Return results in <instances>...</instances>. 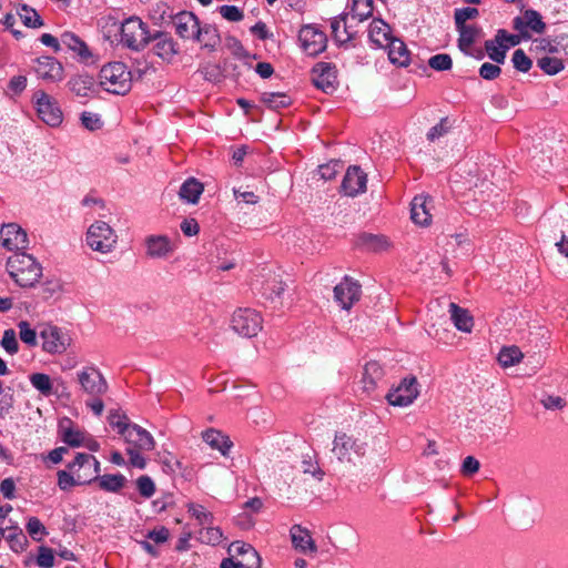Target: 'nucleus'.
<instances>
[{"label":"nucleus","instance_id":"f257e3e1","mask_svg":"<svg viewBox=\"0 0 568 568\" xmlns=\"http://www.w3.org/2000/svg\"><path fill=\"white\" fill-rule=\"evenodd\" d=\"M10 277L20 287H33L42 276L41 264L24 252L12 254L6 264Z\"/></svg>","mask_w":568,"mask_h":568},{"label":"nucleus","instance_id":"f03ea898","mask_svg":"<svg viewBox=\"0 0 568 568\" xmlns=\"http://www.w3.org/2000/svg\"><path fill=\"white\" fill-rule=\"evenodd\" d=\"M99 83L109 93L124 95L131 90L132 74L123 62H110L101 68Z\"/></svg>","mask_w":568,"mask_h":568},{"label":"nucleus","instance_id":"7ed1b4c3","mask_svg":"<svg viewBox=\"0 0 568 568\" xmlns=\"http://www.w3.org/2000/svg\"><path fill=\"white\" fill-rule=\"evenodd\" d=\"M367 452V443L346 433L335 434L332 454L339 463L355 464V459L363 458Z\"/></svg>","mask_w":568,"mask_h":568},{"label":"nucleus","instance_id":"20e7f679","mask_svg":"<svg viewBox=\"0 0 568 568\" xmlns=\"http://www.w3.org/2000/svg\"><path fill=\"white\" fill-rule=\"evenodd\" d=\"M85 243L94 252L109 254L116 247L118 234L106 222L95 221L88 227Z\"/></svg>","mask_w":568,"mask_h":568},{"label":"nucleus","instance_id":"39448f33","mask_svg":"<svg viewBox=\"0 0 568 568\" xmlns=\"http://www.w3.org/2000/svg\"><path fill=\"white\" fill-rule=\"evenodd\" d=\"M32 102L34 104L39 119L51 128H58L63 122V112L55 98L43 90L33 93Z\"/></svg>","mask_w":568,"mask_h":568},{"label":"nucleus","instance_id":"423d86ee","mask_svg":"<svg viewBox=\"0 0 568 568\" xmlns=\"http://www.w3.org/2000/svg\"><path fill=\"white\" fill-rule=\"evenodd\" d=\"M232 329L243 337H254L263 327L261 314L250 307H240L234 311L231 318Z\"/></svg>","mask_w":568,"mask_h":568},{"label":"nucleus","instance_id":"0eeeda50","mask_svg":"<svg viewBox=\"0 0 568 568\" xmlns=\"http://www.w3.org/2000/svg\"><path fill=\"white\" fill-rule=\"evenodd\" d=\"M150 41L146 24L138 17L124 20L121 26V43L131 50H142Z\"/></svg>","mask_w":568,"mask_h":568},{"label":"nucleus","instance_id":"6e6552de","mask_svg":"<svg viewBox=\"0 0 568 568\" xmlns=\"http://www.w3.org/2000/svg\"><path fill=\"white\" fill-rule=\"evenodd\" d=\"M80 390L88 396H103L109 389L102 372L93 364L83 366L77 372Z\"/></svg>","mask_w":568,"mask_h":568},{"label":"nucleus","instance_id":"1a4fd4ad","mask_svg":"<svg viewBox=\"0 0 568 568\" xmlns=\"http://www.w3.org/2000/svg\"><path fill=\"white\" fill-rule=\"evenodd\" d=\"M39 335L42 339V351L50 355L63 354L72 342L67 332L51 324L41 326Z\"/></svg>","mask_w":568,"mask_h":568},{"label":"nucleus","instance_id":"9d476101","mask_svg":"<svg viewBox=\"0 0 568 568\" xmlns=\"http://www.w3.org/2000/svg\"><path fill=\"white\" fill-rule=\"evenodd\" d=\"M67 468L77 475L80 485H87L99 478L100 462L93 455L78 453Z\"/></svg>","mask_w":568,"mask_h":568},{"label":"nucleus","instance_id":"9b49d317","mask_svg":"<svg viewBox=\"0 0 568 568\" xmlns=\"http://www.w3.org/2000/svg\"><path fill=\"white\" fill-rule=\"evenodd\" d=\"M301 47L308 55L315 57L326 49L327 37L315 26H304L298 32Z\"/></svg>","mask_w":568,"mask_h":568},{"label":"nucleus","instance_id":"f8f14e48","mask_svg":"<svg viewBox=\"0 0 568 568\" xmlns=\"http://www.w3.org/2000/svg\"><path fill=\"white\" fill-rule=\"evenodd\" d=\"M513 28L520 33L523 39H530V31L538 34L544 33L546 23L542 21V17L538 11L527 9L524 11L523 16L514 18Z\"/></svg>","mask_w":568,"mask_h":568},{"label":"nucleus","instance_id":"ddd939ff","mask_svg":"<svg viewBox=\"0 0 568 568\" xmlns=\"http://www.w3.org/2000/svg\"><path fill=\"white\" fill-rule=\"evenodd\" d=\"M361 284L349 276H345L334 287V300L343 310L349 311L361 297Z\"/></svg>","mask_w":568,"mask_h":568},{"label":"nucleus","instance_id":"4468645a","mask_svg":"<svg viewBox=\"0 0 568 568\" xmlns=\"http://www.w3.org/2000/svg\"><path fill=\"white\" fill-rule=\"evenodd\" d=\"M418 396L417 379L415 377L404 378L400 384L388 392L387 402L393 406H408Z\"/></svg>","mask_w":568,"mask_h":568},{"label":"nucleus","instance_id":"2eb2a0df","mask_svg":"<svg viewBox=\"0 0 568 568\" xmlns=\"http://www.w3.org/2000/svg\"><path fill=\"white\" fill-rule=\"evenodd\" d=\"M1 245L8 251H20L28 247L27 232L17 223L3 224L0 229Z\"/></svg>","mask_w":568,"mask_h":568},{"label":"nucleus","instance_id":"dca6fc26","mask_svg":"<svg viewBox=\"0 0 568 568\" xmlns=\"http://www.w3.org/2000/svg\"><path fill=\"white\" fill-rule=\"evenodd\" d=\"M313 83L325 93L337 88L336 67L329 62H318L312 69Z\"/></svg>","mask_w":568,"mask_h":568},{"label":"nucleus","instance_id":"f3484780","mask_svg":"<svg viewBox=\"0 0 568 568\" xmlns=\"http://www.w3.org/2000/svg\"><path fill=\"white\" fill-rule=\"evenodd\" d=\"M34 72L45 82H60L64 78L63 65L52 57H40L36 60Z\"/></svg>","mask_w":568,"mask_h":568},{"label":"nucleus","instance_id":"a211bd4d","mask_svg":"<svg viewBox=\"0 0 568 568\" xmlns=\"http://www.w3.org/2000/svg\"><path fill=\"white\" fill-rule=\"evenodd\" d=\"M367 175L357 165H352L347 169L343 182L342 192L347 196H356L366 191Z\"/></svg>","mask_w":568,"mask_h":568},{"label":"nucleus","instance_id":"6ab92c4d","mask_svg":"<svg viewBox=\"0 0 568 568\" xmlns=\"http://www.w3.org/2000/svg\"><path fill=\"white\" fill-rule=\"evenodd\" d=\"M433 199L428 195H417L412 201L410 217L415 224L427 226L432 222Z\"/></svg>","mask_w":568,"mask_h":568},{"label":"nucleus","instance_id":"aec40b11","mask_svg":"<svg viewBox=\"0 0 568 568\" xmlns=\"http://www.w3.org/2000/svg\"><path fill=\"white\" fill-rule=\"evenodd\" d=\"M290 535L295 550L304 555H316L317 546L311 532L306 528H303L300 525H294L290 529Z\"/></svg>","mask_w":568,"mask_h":568},{"label":"nucleus","instance_id":"412c9836","mask_svg":"<svg viewBox=\"0 0 568 568\" xmlns=\"http://www.w3.org/2000/svg\"><path fill=\"white\" fill-rule=\"evenodd\" d=\"M58 433L61 440L73 448L81 447L88 434L85 430L75 426L69 418H64L60 422Z\"/></svg>","mask_w":568,"mask_h":568},{"label":"nucleus","instance_id":"4be33fe9","mask_svg":"<svg viewBox=\"0 0 568 568\" xmlns=\"http://www.w3.org/2000/svg\"><path fill=\"white\" fill-rule=\"evenodd\" d=\"M123 437L131 448L151 450L154 447L151 434L136 424H131Z\"/></svg>","mask_w":568,"mask_h":568},{"label":"nucleus","instance_id":"5701e85b","mask_svg":"<svg viewBox=\"0 0 568 568\" xmlns=\"http://www.w3.org/2000/svg\"><path fill=\"white\" fill-rule=\"evenodd\" d=\"M349 13H343L335 17L331 22L332 34L335 42L339 45H344L352 41L356 34V31L351 24L347 23Z\"/></svg>","mask_w":568,"mask_h":568},{"label":"nucleus","instance_id":"b1692460","mask_svg":"<svg viewBox=\"0 0 568 568\" xmlns=\"http://www.w3.org/2000/svg\"><path fill=\"white\" fill-rule=\"evenodd\" d=\"M146 254L152 258L166 257L169 253L173 252L174 246L166 236L151 235L145 240Z\"/></svg>","mask_w":568,"mask_h":568},{"label":"nucleus","instance_id":"393cba45","mask_svg":"<svg viewBox=\"0 0 568 568\" xmlns=\"http://www.w3.org/2000/svg\"><path fill=\"white\" fill-rule=\"evenodd\" d=\"M456 29L459 33V50L465 54H469L471 45L481 34V29L475 24H456Z\"/></svg>","mask_w":568,"mask_h":568},{"label":"nucleus","instance_id":"a878e982","mask_svg":"<svg viewBox=\"0 0 568 568\" xmlns=\"http://www.w3.org/2000/svg\"><path fill=\"white\" fill-rule=\"evenodd\" d=\"M369 40L377 47H387L394 39L390 36V28L381 19H374L369 24L368 30Z\"/></svg>","mask_w":568,"mask_h":568},{"label":"nucleus","instance_id":"bb28decb","mask_svg":"<svg viewBox=\"0 0 568 568\" xmlns=\"http://www.w3.org/2000/svg\"><path fill=\"white\" fill-rule=\"evenodd\" d=\"M60 42L61 49L65 48L74 52L82 61H87L92 55L85 42L72 32H63Z\"/></svg>","mask_w":568,"mask_h":568},{"label":"nucleus","instance_id":"cd10ccee","mask_svg":"<svg viewBox=\"0 0 568 568\" xmlns=\"http://www.w3.org/2000/svg\"><path fill=\"white\" fill-rule=\"evenodd\" d=\"M386 48L388 50V59L393 64L398 67H407L409 64L410 53L400 39L394 38Z\"/></svg>","mask_w":568,"mask_h":568},{"label":"nucleus","instance_id":"c85d7f7f","mask_svg":"<svg viewBox=\"0 0 568 568\" xmlns=\"http://www.w3.org/2000/svg\"><path fill=\"white\" fill-rule=\"evenodd\" d=\"M200 22L197 18L189 11H180V38L195 41L199 36Z\"/></svg>","mask_w":568,"mask_h":568},{"label":"nucleus","instance_id":"c756f323","mask_svg":"<svg viewBox=\"0 0 568 568\" xmlns=\"http://www.w3.org/2000/svg\"><path fill=\"white\" fill-rule=\"evenodd\" d=\"M203 440L213 449L219 450L223 456L229 454V450L232 447V442L230 438L224 435L222 432L216 429H207L202 435Z\"/></svg>","mask_w":568,"mask_h":568},{"label":"nucleus","instance_id":"7c9ffc66","mask_svg":"<svg viewBox=\"0 0 568 568\" xmlns=\"http://www.w3.org/2000/svg\"><path fill=\"white\" fill-rule=\"evenodd\" d=\"M68 87L77 97L89 98L94 89V79L88 74H77L69 80Z\"/></svg>","mask_w":568,"mask_h":568},{"label":"nucleus","instance_id":"2f4dec72","mask_svg":"<svg viewBox=\"0 0 568 568\" xmlns=\"http://www.w3.org/2000/svg\"><path fill=\"white\" fill-rule=\"evenodd\" d=\"M203 191L204 185L199 180L190 178L180 186V199L190 204H196Z\"/></svg>","mask_w":568,"mask_h":568},{"label":"nucleus","instance_id":"473e14b6","mask_svg":"<svg viewBox=\"0 0 568 568\" xmlns=\"http://www.w3.org/2000/svg\"><path fill=\"white\" fill-rule=\"evenodd\" d=\"M383 375L384 372L379 363L375 361L366 363L363 372L364 389L367 392L373 390L377 383L382 379Z\"/></svg>","mask_w":568,"mask_h":568},{"label":"nucleus","instance_id":"72a5a7b5","mask_svg":"<svg viewBox=\"0 0 568 568\" xmlns=\"http://www.w3.org/2000/svg\"><path fill=\"white\" fill-rule=\"evenodd\" d=\"M358 245L366 251L384 252L388 250L389 242L384 235L364 233L358 237Z\"/></svg>","mask_w":568,"mask_h":568},{"label":"nucleus","instance_id":"f704fd0d","mask_svg":"<svg viewBox=\"0 0 568 568\" xmlns=\"http://www.w3.org/2000/svg\"><path fill=\"white\" fill-rule=\"evenodd\" d=\"M449 312L454 325L457 327V329L466 333L471 331L474 325L473 317L467 310L459 307L455 303H450Z\"/></svg>","mask_w":568,"mask_h":568},{"label":"nucleus","instance_id":"c9c22d12","mask_svg":"<svg viewBox=\"0 0 568 568\" xmlns=\"http://www.w3.org/2000/svg\"><path fill=\"white\" fill-rule=\"evenodd\" d=\"M186 513L191 519H194L197 525L205 526L211 525L214 520V516L203 505L190 501L185 504Z\"/></svg>","mask_w":568,"mask_h":568},{"label":"nucleus","instance_id":"e433bc0d","mask_svg":"<svg viewBox=\"0 0 568 568\" xmlns=\"http://www.w3.org/2000/svg\"><path fill=\"white\" fill-rule=\"evenodd\" d=\"M154 53L164 61L171 62L176 53L174 42L171 38L160 34L155 38Z\"/></svg>","mask_w":568,"mask_h":568},{"label":"nucleus","instance_id":"4c0bfd02","mask_svg":"<svg viewBox=\"0 0 568 568\" xmlns=\"http://www.w3.org/2000/svg\"><path fill=\"white\" fill-rule=\"evenodd\" d=\"M194 42L200 43L202 48L213 50L220 43L217 29L210 24L200 26L199 36Z\"/></svg>","mask_w":568,"mask_h":568},{"label":"nucleus","instance_id":"58836bf2","mask_svg":"<svg viewBox=\"0 0 568 568\" xmlns=\"http://www.w3.org/2000/svg\"><path fill=\"white\" fill-rule=\"evenodd\" d=\"M99 483V487L109 493H118L121 490L126 481L125 477L122 474H108L103 476H99L97 479Z\"/></svg>","mask_w":568,"mask_h":568},{"label":"nucleus","instance_id":"ea45409f","mask_svg":"<svg viewBox=\"0 0 568 568\" xmlns=\"http://www.w3.org/2000/svg\"><path fill=\"white\" fill-rule=\"evenodd\" d=\"M261 101L270 109L280 110L291 104V98L282 92H264Z\"/></svg>","mask_w":568,"mask_h":568},{"label":"nucleus","instance_id":"a19ab883","mask_svg":"<svg viewBox=\"0 0 568 568\" xmlns=\"http://www.w3.org/2000/svg\"><path fill=\"white\" fill-rule=\"evenodd\" d=\"M485 51L488 58L497 64H503L506 60L507 50L496 37L485 41Z\"/></svg>","mask_w":568,"mask_h":568},{"label":"nucleus","instance_id":"79ce46f5","mask_svg":"<svg viewBox=\"0 0 568 568\" xmlns=\"http://www.w3.org/2000/svg\"><path fill=\"white\" fill-rule=\"evenodd\" d=\"M373 0H353L349 14L359 22L373 14Z\"/></svg>","mask_w":568,"mask_h":568},{"label":"nucleus","instance_id":"37998d69","mask_svg":"<svg viewBox=\"0 0 568 568\" xmlns=\"http://www.w3.org/2000/svg\"><path fill=\"white\" fill-rule=\"evenodd\" d=\"M523 353L517 346L504 347L498 354V362L503 367H510L519 363Z\"/></svg>","mask_w":568,"mask_h":568},{"label":"nucleus","instance_id":"c03bdc74","mask_svg":"<svg viewBox=\"0 0 568 568\" xmlns=\"http://www.w3.org/2000/svg\"><path fill=\"white\" fill-rule=\"evenodd\" d=\"M538 67L548 75H555L564 70V61L556 57H541L537 60Z\"/></svg>","mask_w":568,"mask_h":568},{"label":"nucleus","instance_id":"a18cd8bd","mask_svg":"<svg viewBox=\"0 0 568 568\" xmlns=\"http://www.w3.org/2000/svg\"><path fill=\"white\" fill-rule=\"evenodd\" d=\"M18 14L23 24L29 28H40L43 24L39 13L27 4L21 6L18 10Z\"/></svg>","mask_w":568,"mask_h":568},{"label":"nucleus","instance_id":"49530a36","mask_svg":"<svg viewBox=\"0 0 568 568\" xmlns=\"http://www.w3.org/2000/svg\"><path fill=\"white\" fill-rule=\"evenodd\" d=\"M19 337L29 347H36L38 345V333L31 327L28 321H20L18 323Z\"/></svg>","mask_w":568,"mask_h":568},{"label":"nucleus","instance_id":"de8ad7c7","mask_svg":"<svg viewBox=\"0 0 568 568\" xmlns=\"http://www.w3.org/2000/svg\"><path fill=\"white\" fill-rule=\"evenodd\" d=\"M31 385L41 394L48 396L52 393V382L44 373H34L29 377Z\"/></svg>","mask_w":568,"mask_h":568},{"label":"nucleus","instance_id":"09e8293b","mask_svg":"<svg viewBox=\"0 0 568 568\" xmlns=\"http://www.w3.org/2000/svg\"><path fill=\"white\" fill-rule=\"evenodd\" d=\"M57 485L63 491L70 490L74 486H80V483L77 480V475L70 471L68 468L59 470L57 473Z\"/></svg>","mask_w":568,"mask_h":568},{"label":"nucleus","instance_id":"8fccbe9b","mask_svg":"<svg viewBox=\"0 0 568 568\" xmlns=\"http://www.w3.org/2000/svg\"><path fill=\"white\" fill-rule=\"evenodd\" d=\"M26 529L29 536L37 541H40L48 534L47 528L37 517L29 518Z\"/></svg>","mask_w":568,"mask_h":568},{"label":"nucleus","instance_id":"3c124183","mask_svg":"<svg viewBox=\"0 0 568 568\" xmlns=\"http://www.w3.org/2000/svg\"><path fill=\"white\" fill-rule=\"evenodd\" d=\"M109 424L118 429V433L122 436L125 434L128 428L131 426V423H129V418L126 415L121 414L118 410L110 412L108 416Z\"/></svg>","mask_w":568,"mask_h":568},{"label":"nucleus","instance_id":"603ef678","mask_svg":"<svg viewBox=\"0 0 568 568\" xmlns=\"http://www.w3.org/2000/svg\"><path fill=\"white\" fill-rule=\"evenodd\" d=\"M511 61L514 68L524 73L528 72L532 67L531 59L525 53L523 49H517L513 53Z\"/></svg>","mask_w":568,"mask_h":568},{"label":"nucleus","instance_id":"864d4df0","mask_svg":"<svg viewBox=\"0 0 568 568\" xmlns=\"http://www.w3.org/2000/svg\"><path fill=\"white\" fill-rule=\"evenodd\" d=\"M428 65L436 71H447L453 67V60L447 53H438L429 58Z\"/></svg>","mask_w":568,"mask_h":568},{"label":"nucleus","instance_id":"5fc2aeb1","mask_svg":"<svg viewBox=\"0 0 568 568\" xmlns=\"http://www.w3.org/2000/svg\"><path fill=\"white\" fill-rule=\"evenodd\" d=\"M200 539L210 545H220L223 540V532L219 527H207L200 531Z\"/></svg>","mask_w":568,"mask_h":568},{"label":"nucleus","instance_id":"6e6d98bb","mask_svg":"<svg viewBox=\"0 0 568 568\" xmlns=\"http://www.w3.org/2000/svg\"><path fill=\"white\" fill-rule=\"evenodd\" d=\"M1 346L10 355L17 354L19 351V344L17 341L16 332L12 328L6 329L1 339Z\"/></svg>","mask_w":568,"mask_h":568},{"label":"nucleus","instance_id":"4d7b16f0","mask_svg":"<svg viewBox=\"0 0 568 568\" xmlns=\"http://www.w3.org/2000/svg\"><path fill=\"white\" fill-rule=\"evenodd\" d=\"M478 16L479 11L474 7L456 9L454 13L455 24H467L468 20L475 19Z\"/></svg>","mask_w":568,"mask_h":568},{"label":"nucleus","instance_id":"13d9d810","mask_svg":"<svg viewBox=\"0 0 568 568\" xmlns=\"http://www.w3.org/2000/svg\"><path fill=\"white\" fill-rule=\"evenodd\" d=\"M36 562L40 568H52L54 565V555L52 549L44 546L40 547Z\"/></svg>","mask_w":568,"mask_h":568},{"label":"nucleus","instance_id":"bf43d9fd","mask_svg":"<svg viewBox=\"0 0 568 568\" xmlns=\"http://www.w3.org/2000/svg\"><path fill=\"white\" fill-rule=\"evenodd\" d=\"M80 119L82 125L90 131L99 130L102 128L103 124L99 114L88 111L82 112Z\"/></svg>","mask_w":568,"mask_h":568},{"label":"nucleus","instance_id":"052dcab7","mask_svg":"<svg viewBox=\"0 0 568 568\" xmlns=\"http://www.w3.org/2000/svg\"><path fill=\"white\" fill-rule=\"evenodd\" d=\"M341 168L342 165L339 161H331L329 163L320 165L317 173L321 176V179L329 181L336 176Z\"/></svg>","mask_w":568,"mask_h":568},{"label":"nucleus","instance_id":"680f3d73","mask_svg":"<svg viewBox=\"0 0 568 568\" xmlns=\"http://www.w3.org/2000/svg\"><path fill=\"white\" fill-rule=\"evenodd\" d=\"M496 38L503 43L504 48L508 51L511 47L520 43L523 37L519 34H510L504 29L497 30Z\"/></svg>","mask_w":568,"mask_h":568},{"label":"nucleus","instance_id":"e2e57ef3","mask_svg":"<svg viewBox=\"0 0 568 568\" xmlns=\"http://www.w3.org/2000/svg\"><path fill=\"white\" fill-rule=\"evenodd\" d=\"M242 568H260L261 559L253 547H246V554L240 560Z\"/></svg>","mask_w":568,"mask_h":568},{"label":"nucleus","instance_id":"0e129e2a","mask_svg":"<svg viewBox=\"0 0 568 568\" xmlns=\"http://www.w3.org/2000/svg\"><path fill=\"white\" fill-rule=\"evenodd\" d=\"M136 486H138L139 493L144 498L152 497L155 491L154 483L149 476L139 477L136 480Z\"/></svg>","mask_w":568,"mask_h":568},{"label":"nucleus","instance_id":"69168bd1","mask_svg":"<svg viewBox=\"0 0 568 568\" xmlns=\"http://www.w3.org/2000/svg\"><path fill=\"white\" fill-rule=\"evenodd\" d=\"M501 73V69L497 63L485 62L479 68V75L485 80H495Z\"/></svg>","mask_w":568,"mask_h":568},{"label":"nucleus","instance_id":"338daca9","mask_svg":"<svg viewBox=\"0 0 568 568\" xmlns=\"http://www.w3.org/2000/svg\"><path fill=\"white\" fill-rule=\"evenodd\" d=\"M302 470L304 474H311L317 479H322L324 473L318 467V464L312 459L311 456H305L302 460Z\"/></svg>","mask_w":568,"mask_h":568},{"label":"nucleus","instance_id":"774afa93","mask_svg":"<svg viewBox=\"0 0 568 568\" xmlns=\"http://www.w3.org/2000/svg\"><path fill=\"white\" fill-rule=\"evenodd\" d=\"M219 11L229 21L237 22L244 18L243 11L235 6H222Z\"/></svg>","mask_w":568,"mask_h":568}]
</instances>
